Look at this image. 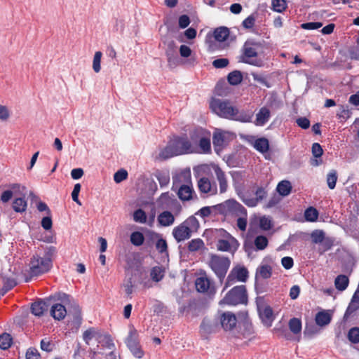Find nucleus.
<instances>
[{
    "instance_id": "37",
    "label": "nucleus",
    "mask_w": 359,
    "mask_h": 359,
    "mask_svg": "<svg viewBox=\"0 0 359 359\" xmlns=\"http://www.w3.org/2000/svg\"><path fill=\"white\" fill-rule=\"evenodd\" d=\"M288 325L290 331L294 334H299L302 331V322L299 318H291L289 320Z\"/></svg>"
},
{
    "instance_id": "31",
    "label": "nucleus",
    "mask_w": 359,
    "mask_h": 359,
    "mask_svg": "<svg viewBox=\"0 0 359 359\" xmlns=\"http://www.w3.org/2000/svg\"><path fill=\"white\" fill-rule=\"evenodd\" d=\"M230 34L229 29L226 27H219L215 29L214 37L215 40L219 42L227 39Z\"/></svg>"
},
{
    "instance_id": "3",
    "label": "nucleus",
    "mask_w": 359,
    "mask_h": 359,
    "mask_svg": "<svg viewBox=\"0 0 359 359\" xmlns=\"http://www.w3.org/2000/svg\"><path fill=\"white\" fill-rule=\"evenodd\" d=\"M200 224L194 216H190L172 230V236L177 243L191 238L193 232H196Z\"/></svg>"
},
{
    "instance_id": "36",
    "label": "nucleus",
    "mask_w": 359,
    "mask_h": 359,
    "mask_svg": "<svg viewBox=\"0 0 359 359\" xmlns=\"http://www.w3.org/2000/svg\"><path fill=\"white\" fill-rule=\"evenodd\" d=\"M201 153L210 154L211 152L210 136H206L198 141Z\"/></svg>"
},
{
    "instance_id": "62",
    "label": "nucleus",
    "mask_w": 359,
    "mask_h": 359,
    "mask_svg": "<svg viewBox=\"0 0 359 359\" xmlns=\"http://www.w3.org/2000/svg\"><path fill=\"white\" fill-rule=\"evenodd\" d=\"M255 17L250 15L243 21L242 25L246 29H251L255 25Z\"/></svg>"
},
{
    "instance_id": "58",
    "label": "nucleus",
    "mask_w": 359,
    "mask_h": 359,
    "mask_svg": "<svg viewBox=\"0 0 359 359\" xmlns=\"http://www.w3.org/2000/svg\"><path fill=\"white\" fill-rule=\"evenodd\" d=\"M41 348V350L46 351V352H50L53 351L54 344L48 339L45 338L43 339L41 341L40 343Z\"/></svg>"
},
{
    "instance_id": "34",
    "label": "nucleus",
    "mask_w": 359,
    "mask_h": 359,
    "mask_svg": "<svg viewBox=\"0 0 359 359\" xmlns=\"http://www.w3.org/2000/svg\"><path fill=\"white\" fill-rule=\"evenodd\" d=\"M351 115V111L348 109V106L340 105L337 112V118L340 123L346 121Z\"/></svg>"
},
{
    "instance_id": "13",
    "label": "nucleus",
    "mask_w": 359,
    "mask_h": 359,
    "mask_svg": "<svg viewBox=\"0 0 359 359\" xmlns=\"http://www.w3.org/2000/svg\"><path fill=\"white\" fill-rule=\"evenodd\" d=\"M175 191H177L179 198L182 201H191L194 197L197 198L192 184H182L180 187L176 188Z\"/></svg>"
},
{
    "instance_id": "40",
    "label": "nucleus",
    "mask_w": 359,
    "mask_h": 359,
    "mask_svg": "<svg viewBox=\"0 0 359 359\" xmlns=\"http://www.w3.org/2000/svg\"><path fill=\"white\" fill-rule=\"evenodd\" d=\"M334 239L330 237H325L324 238V241H322L319 244H320V247L318 249V252L320 255L330 250L334 245Z\"/></svg>"
},
{
    "instance_id": "60",
    "label": "nucleus",
    "mask_w": 359,
    "mask_h": 359,
    "mask_svg": "<svg viewBox=\"0 0 359 359\" xmlns=\"http://www.w3.org/2000/svg\"><path fill=\"white\" fill-rule=\"evenodd\" d=\"M81 184L79 183H77L74 185V189L72 192V200L76 203L79 205H81V202L79 199V194L81 191Z\"/></svg>"
},
{
    "instance_id": "49",
    "label": "nucleus",
    "mask_w": 359,
    "mask_h": 359,
    "mask_svg": "<svg viewBox=\"0 0 359 359\" xmlns=\"http://www.w3.org/2000/svg\"><path fill=\"white\" fill-rule=\"evenodd\" d=\"M97 334L98 332L96 331L95 328L90 327L83 333V339L87 345H89L90 341Z\"/></svg>"
},
{
    "instance_id": "53",
    "label": "nucleus",
    "mask_w": 359,
    "mask_h": 359,
    "mask_svg": "<svg viewBox=\"0 0 359 359\" xmlns=\"http://www.w3.org/2000/svg\"><path fill=\"white\" fill-rule=\"evenodd\" d=\"M213 332L212 325L203 320L200 326V332L202 337L208 338V336Z\"/></svg>"
},
{
    "instance_id": "42",
    "label": "nucleus",
    "mask_w": 359,
    "mask_h": 359,
    "mask_svg": "<svg viewBox=\"0 0 359 359\" xmlns=\"http://www.w3.org/2000/svg\"><path fill=\"white\" fill-rule=\"evenodd\" d=\"M13 339L10 334L3 333L0 335V348L6 350L11 347Z\"/></svg>"
},
{
    "instance_id": "39",
    "label": "nucleus",
    "mask_w": 359,
    "mask_h": 359,
    "mask_svg": "<svg viewBox=\"0 0 359 359\" xmlns=\"http://www.w3.org/2000/svg\"><path fill=\"white\" fill-rule=\"evenodd\" d=\"M130 240L133 245L138 247L144 243V236L140 231H134L130 234Z\"/></svg>"
},
{
    "instance_id": "55",
    "label": "nucleus",
    "mask_w": 359,
    "mask_h": 359,
    "mask_svg": "<svg viewBox=\"0 0 359 359\" xmlns=\"http://www.w3.org/2000/svg\"><path fill=\"white\" fill-rule=\"evenodd\" d=\"M128 177V172L124 169H121L116 172L114 175V180L116 183H120L126 180Z\"/></svg>"
},
{
    "instance_id": "26",
    "label": "nucleus",
    "mask_w": 359,
    "mask_h": 359,
    "mask_svg": "<svg viewBox=\"0 0 359 359\" xmlns=\"http://www.w3.org/2000/svg\"><path fill=\"white\" fill-rule=\"evenodd\" d=\"M158 222L162 226H168L174 223L175 217L170 212L165 210L158 216Z\"/></svg>"
},
{
    "instance_id": "11",
    "label": "nucleus",
    "mask_w": 359,
    "mask_h": 359,
    "mask_svg": "<svg viewBox=\"0 0 359 359\" xmlns=\"http://www.w3.org/2000/svg\"><path fill=\"white\" fill-rule=\"evenodd\" d=\"M190 184H192L191 171L189 170H182L172 177V190L175 191V189L180 187L182 184L187 185Z\"/></svg>"
},
{
    "instance_id": "47",
    "label": "nucleus",
    "mask_w": 359,
    "mask_h": 359,
    "mask_svg": "<svg viewBox=\"0 0 359 359\" xmlns=\"http://www.w3.org/2000/svg\"><path fill=\"white\" fill-rule=\"evenodd\" d=\"M147 218L146 212L141 208L136 210L133 212V220L135 222L144 224L147 222Z\"/></svg>"
},
{
    "instance_id": "15",
    "label": "nucleus",
    "mask_w": 359,
    "mask_h": 359,
    "mask_svg": "<svg viewBox=\"0 0 359 359\" xmlns=\"http://www.w3.org/2000/svg\"><path fill=\"white\" fill-rule=\"evenodd\" d=\"M224 205L226 211V215H231L236 213H245L246 210L245 208L236 200L229 199L224 201Z\"/></svg>"
},
{
    "instance_id": "21",
    "label": "nucleus",
    "mask_w": 359,
    "mask_h": 359,
    "mask_svg": "<svg viewBox=\"0 0 359 359\" xmlns=\"http://www.w3.org/2000/svg\"><path fill=\"white\" fill-rule=\"evenodd\" d=\"M272 275V267L268 264L260 265L255 273L256 280L259 279H269Z\"/></svg>"
},
{
    "instance_id": "16",
    "label": "nucleus",
    "mask_w": 359,
    "mask_h": 359,
    "mask_svg": "<svg viewBox=\"0 0 359 359\" xmlns=\"http://www.w3.org/2000/svg\"><path fill=\"white\" fill-rule=\"evenodd\" d=\"M221 325L225 330H233L237 323L236 316L231 312H224L220 318Z\"/></svg>"
},
{
    "instance_id": "51",
    "label": "nucleus",
    "mask_w": 359,
    "mask_h": 359,
    "mask_svg": "<svg viewBox=\"0 0 359 359\" xmlns=\"http://www.w3.org/2000/svg\"><path fill=\"white\" fill-rule=\"evenodd\" d=\"M156 179L158 180L159 184L161 187L167 186L170 182V176L168 174L157 172L155 174Z\"/></svg>"
},
{
    "instance_id": "48",
    "label": "nucleus",
    "mask_w": 359,
    "mask_h": 359,
    "mask_svg": "<svg viewBox=\"0 0 359 359\" xmlns=\"http://www.w3.org/2000/svg\"><path fill=\"white\" fill-rule=\"evenodd\" d=\"M337 171L334 170H331L327 175V186L330 189H334L336 183L337 181Z\"/></svg>"
},
{
    "instance_id": "59",
    "label": "nucleus",
    "mask_w": 359,
    "mask_h": 359,
    "mask_svg": "<svg viewBox=\"0 0 359 359\" xmlns=\"http://www.w3.org/2000/svg\"><path fill=\"white\" fill-rule=\"evenodd\" d=\"M323 26V23L320 22H310L301 25V27L304 29L311 30L317 29Z\"/></svg>"
},
{
    "instance_id": "19",
    "label": "nucleus",
    "mask_w": 359,
    "mask_h": 359,
    "mask_svg": "<svg viewBox=\"0 0 359 359\" xmlns=\"http://www.w3.org/2000/svg\"><path fill=\"white\" fill-rule=\"evenodd\" d=\"M50 315L55 320H62L67 315V310L65 306L60 303L55 304L50 306Z\"/></svg>"
},
{
    "instance_id": "10",
    "label": "nucleus",
    "mask_w": 359,
    "mask_h": 359,
    "mask_svg": "<svg viewBox=\"0 0 359 359\" xmlns=\"http://www.w3.org/2000/svg\"><path fill=\"white\" fill-rule=\"evenodd\" d=\"M248 277V271L245 267L233 268L228 275L224 290L234 284L236 281L245 282Z\"/></svg>"
},
{
    "instance_id": "50",
    "label": "nucleus",
    "mask_w": 359,
    "mask_h": 359,
    "mask_svg": "<svg viewBox=\"0 0 359 359\" xmlns=\"http://www.w3.org/2000/svg\"><path fill=\"white\" fill-rule=\"evenodd\" d=\"M102 53L101 51H97L95 53L93 60V69L95 73H98L101 69V58Z\"/></svg>"
},
{
    "instance_id": "5",
    "label": "nucleus",
    "mask_w": 359,
    "mask_h": 359,
    "mask_svg": "<svg viewBox=\"0 0 359 359\" xmlns=\"http://www.w3.org/2000/svg\"><path fill=\"white\" fill-rule=\"evenodd\" d=\"M248 294L245 285L235 286L231 289L220 301V304L238 305L247 304Z\"/></svg>"
},
{
    "instance_id": "24",
    "label": "nucleus",
    "mask_w": 359,
    "mask_h": 359,
    "mask_svg": "<svg viewBox=\"0 0 359 359\" xmlns=\"http://www.w3.org/2000/svg\"><path fill=\"white\" fill-rule=\"evenodd\" d=\"M187 249L190 252L203 251L206 249L204 241L201 238H194L187 243Z\"/></svg>"
},
{
    "instance_id": "45",
    "label": "nucleus",
    "mask_w": 359,
    "mask_h": 359,
    "mask_svg": "<svg viewBox=\"0 0 359 359\" xmlns=\"http://www.w3.org/2000/svg\"><path fill=\"white\" fill-rule=\"evenodd\" d=\"M311 238L312 243L315 244H318L322 241H324V238H325V232L323 230L316 229L311 232Z\"/></svg>"
},
{
    "instance_id": "17",
    "label": "nucleus",
    "mask_w": 359,
    "mask_h": 359,
    "mask_svg": "<svg viewBox=\"0 0 359 359\" xmlns=\"http://www.w3.org/2000/svg\"><path fill=\"white\" fill-rule=\"evenodd\" d=\"M212 168L215 171L217 180L219 182V191L221 194H223L226 191L228 188V182L225 172L218 165H215Z\"/></svg>"
},
{
    "instance_id": "63",
    "label": "nucleus",
    "mask_w": 359,
    "mask_h": 359,
    "mask_svg": "<svg viewBox=\"0 0 359 359\" xmlns=\"http://www.w3.org/2000/svg\"><path fill=\"white\" fill-rule=\"evenodd\" d=\"M27 359H41L40 354L37 349L34 348H29L26 353Z\"/></svg>"
},
{
    "instance_id": "29",
    "label": "nucleus",
    "mask_w": 359,
    "mask_h": 359,
    "mask_svg": "<svg viewBox=\"0 0 359 359\" xmlns=\"http://www.w3.org/2000/svg\"><path fill=\"white\" fill-rule=\"evenodd\" d=\"M196 287L199 292H206L210 289V280L207 277L197 278L195 281Z\"/></svg>"
},
{
    "instance_id": "43",
    "label": "nucleus",
    "mask_w": 359,
    "mask_h": 359,
    "mask_svg": "<svg viewBox=\"0 0 359 359\" xmlns=\"http://www.w3.org/2000/svg\"><path fill=\"white\" fill-rule=\"evenodd\" d=\"M318 212L313 207L308 208L304 212L305 219L308 222H316L318 217Z\"/></svg>"
},
{
    "instance_id": "38",
    "label": "nucleus",
    "mask_w": 359,
    "mask_h": 359,
    "mask_svg": "<svg viewBox=\"0 0 359 359\" xmlns=\"http://www.w3.org/2000/svg\"><path fill=\"white\" fill-rule=\"evenodd\" d=\"M150 276L154 281L159 282L164 277V270L160 266H154L150 271Z\"/></svg>"
},
{
    "instance_id": "14",
    "label": "nucleus",
    "mask_w": 359,
    "mask_h": 359,
    "mask_svg": "<svg viewBox=\"0 0 359 359\" xmlns=\"http://www.w3.org/2000/svg\"><path fill=\"white\" fill-rule=\"evenodd\" d=\"M51 298L41 299L34 302L31 306L32 313L36 316H41L51 306Z\"/></svg>"
},
{
    "instance_id": "35",
    "label": "nucleus",
    "mask_w": 359,
    "mask_h": 359,
    "mask_svg": "<svg viewBox=\"0 0 359 359\" xmlns=\"http://www.w3.org/2000/svg\"><path fill=\"white\" fill-rule=\"evenodd\" d=\"M227 80L231 85L236 86L243 81L242 73L238 70H234L228 74Z\"/></svg>"
},
{
    "instance_id": "57",
    "label": "nucleus",
    "mask_w": 359,
    "mask_h": 359,
    "mask_svg": "<svg viewBox=\"0 0 359 359\" xmlns=\"http://www.w3.org/2000/svg\"><path fill=\"white\" fill-rule=\"evenodd\" d=\"M156 248L158 252L161 254L164 252H167L168 251V244L165 239L161 238H159L156 243Z\"/></svg>"
},
{
    "instance_id": "27",
    "label": "nucleus",
    "mask_w": 359,
    "mask_h": 359,
    "mask_svg": "<svg viewBox=\"0 0 359 359\" xmlns=\"http://www.w3.org/2000/svg\"><path fill=\"white\" fill-rule=\"evenodd\" d=\"M359 309V290H357L353 294L351 302L349 303L345 316H348Z\"/></svg>"
},
{
    "instance_id": "7",
    "label": "nucleus",
    "mask_w": 359,
    "mask_h": 359,
    "mask_svg": "<svg viewBox=\"0 0 359 359\" xmlns=\"http://www.w3.org/2000/svg\"><path fill=\"white\" fill-rule=\"evenodd\" d=\"M29 274L31 276H38L48 272L52 266V261L49 258L34 255L30 261Z\"/></svg>"
},
{
    "instance_id": "30",
    "label": "nucleus",
    "mask_w": 359,
    "mask_h": 359,
    "mask_svg": "<svg viewBox=\"0 0 359 359\" xmlns=\"http://www.w3.org/2000/svg\"><path fill=\"white\" fill-rule=\"evenodd\" d=\"M278 194L282 196H288L292 191V185L290 181L283 180L280 182L276 187Z\"/></svg>"
},
{
    "instance_id": "9",
    "label": "nucleus",
    "mask_w": 359,
    "mask_h": 359,
    "mask_svg": "<svg viewBox=\"0 0 359 359\" xmlns=\"http://www.w3.org/2000/svg\"><path fill=\"white\" fill-rule=\"evenodd\" d=\"M255 197H252L249 193H245L241 196V201L248 207H255L267 196V191L263 187H257L255 192Z\"/></svg>"
},
{
    "instance_id": "46",
    "label": "nucleus",
    "mask_w": 359,
    "mask_h": 359,
    "mask_svg": "<svg viewBox=\"0 0 359 359\" xmlns=\"http://www.w3.org/2000/svg\"><path fill=\"white\" fill-rule=\"evenodd\" d=\"M255 245L258 250H264L269 243L268 239L264 236H257L255 239Z\"/></svg>"
},
{
    "instance_id": "54",
    "label": "nucleus",
    "mask_w": 359,
    "mask_h": 359,
    "mask_svg": "<svg viewBox=\"0 0 359 359\" xmlns=\"http://www.w3.org/2000/svg\"><path fill=\"white\" fill-rule=\"evenodd\" d=\"M217 248L219 251L229 252L231 250V243L227 240L219 239L217 243Z\"/></svg>"
},
{
    "instance_id": "22",
    "label": "nucleus",
    "mask_w": 359,
    "mask_h": 359,
    "mask_svg": "<svg viewBox=\"0 0 359 359\" xmlns=\"http://www.w3.org/2000/svg\"><path fill=\"white\" fill-rule=\"evenodd\" d=\"M233 113L234 115L232 116L233 118H231V120L242 123L251 122L253 116V113L252 111L245 110L239 111L238 108L237 111H234Z\"/></svg>"
},
{
    "instance_id": "64",
    "label": "nucleus",
    "mask_w": 359,
    "mask_h": 359,
    "mask_svg": "<svg viewBox=\"0 0 359 359\" xmlns=\"http://www.w3.org/2000/svg\"><path fill=\"white\" fill-rule=\"evenodd\" d=\"M312 154L314 157L320 158L323 154L322 147L319 143H313L312 145Z\"/></svg>"
},
{
    "instance_id": "20",
    "label": "nucleus",
    "mask_w": 359,
    "mask_h": 359,
    "mask_svg": "<svg viewBox=\"0 0 359 359\" xmlns=\"http://www.w3.org/2000/svg\"><path fill=\"white\" fill-rule=\"evenodd\" d=\"M271 113L269 109L265 107H263L259 109V112L256 114L255 124L257 126H263L268 122Z\"/></svg>"
},
{
    "instance_id": "56",
    "label": "nucleus",
    "mask_w": 359,
    "mask_h": 359,
    "mask_svg": "<svg viewBox=\"0 0 359 359\" xmlns=\"http://www.w3.org/2000/svg\"><path fill=\"white\" fill-rule=\"evenodd\" d=\"M224 142V136L222 133H215L212 137V143L215 147H222Z\"/></svg>"
},
{
    "instance_id": "52",
    "label": "nucleus",
    "mask_w": 359,
    "mask_h": 359,
    "mask_svg": "<svg viewBox=\"0 0 359 359\" xmlns=\"http://www.w3.org/2000/svg\"><path fill=\"white\" fill-rule=\"evenodd\" d=\"M348 340L353 343L357 344L359 342V327H355L349 330L348 333Z\"/></svg>"
},
{
    "instance_id": "4",
    "label": "nucleus",
    "mask_w": 359,
    "mask_h": 359,
    "mask_svg": "<svg viewBox=\"0 0 359 359\" xmlns=\"http://www.w3.org/2000/svg\"><path fill=\"white\" fill-rule=\"evenodd\" d=\"M209 107L218 116L229 120L233 118V112L237 111V107H233L229 100L215 97H212L210 100Z\"/></svg>"
},
{
    "instance_id": "32",
    "label": "nucleus",
    "mask_w": 359,
    "mask_h": 359,
    "mask_svg": "<svg viewBox=\"0 0 359 359\" xmlns=\"http://www.w3.org/2000/svg\"><path fill=\"white\" fill-rule=\"evenodd\" d=\"M25 195L22 197L16 198L13 202V208L16 212H24L27 210V203L25 199Z\"/></svg>"
},
{
    "instance_id": "6",
    "label": "nucleus",
    "mask_w": 359,
    "mask_h": 359,
    "mask_svg": "<svg viewBox=\"0 0 359 359\" xmlns=\"http://www.w3.org/2000/svg\"><path fill=\"white\" fill-rule=\"evenodd\" d=\"M230 259L228 257L211 255L208 266L214 271L220 282H222L230 266Z\"/></svg>"
},
{
    "instance_id": "2",
    "label": "nucleus",
    "mask_w": 359,
    "mask_h": 359,
    "mask_svg": "<svg viewBox=\"0 0 359 359\" xmlns=\"http://www.w3.org/2000/svg\"><path fill=\"white\" fill-rule=\"evenodd\" d=\"M192 152L191 143L187 138L176 137L170 140L167 145L160 151L158 158L164 161L173 156Z\"/></svg>"
},
{
    "instance_id": "25",
    "label": "nucleus",
    "mask_w": 359,
    "mask_h": 359,
    "mask_svg": "<svg viewBox=\"0 0 359 359\" xmlns=\"http://www.w3.org/2000/svg\"><path fill=\"white\" fill-rule=\"evenodd\" d=\"M211 136L210 132L201 127L195 128L190 133V138L192 142H197L206 136Z\"/></svg>"
},
{
    "instance_id": "44",
    "label": "nucleus",
    "mask_w": 359,
    "mask_h": 359,
    "mask_svg": "<svg viewBox=\"0 0 359 359\" xmlns=\"http://www.w3.org/2000/svg\"><path fill=\"white\" fill-rule=\"evenodd\" d=\"M271 6L273 10L277 13H283L287 7L285 0H272Z\"/></svg>"
},
{
    "instance_id": "12",
    "label": "nucleus",
    "mask_w": 359,
    "mask_h": 359,
    "mask_svg": "<svg viewBox=\"0 0 359 359\" xmlns=\"http://www.w3.org/2000/svg\"><path fill=\"white\" fill-rule=\"evenodd\" d=\"M197 186L201 194L215 195L217 192L215 183H212L208 177H201L197 182Z\"/></svg>"
},
{
    "instance_id": "23",
    "label": "nucleus",
    "mask_w": 359,
    "mask_h": 359,
    "mask_svg": "<svg viewBox=\"0 0 359 359\" xmlns=\"http://www.w3.org/2000/svg\"><path fill=\"white\" fill-rule=\"evenodd\" d=\"M332 314L329 311H321L316 313L315 320L320 327L326 326L331 322Z\"/></svg>"
},
{
    "instance_id": "28",
    "label": "nucleus",
    "mask_w": 359,
    "mask_h": 359,
    "mask_svg": "<svg viewBox=\"0 0 359 359\" xmlns=\"http://www.w3.org/2000/svg\"><path fill=\"white\" fill-rule=\"evenodd\" d=\"M253 147L259 152L265 154L269 150V142L266 137H259L255 141Z\"/></svg>"
},
{
    "instance_id": "8",
    "label": "nucleus",
    "mask_w": 359,
    "mask_h": 359,
    "mask_svg": "<svg viewBox=\"0 0 359 359\" xmlns=\"http://www.w3.org/2000/svg\"><path fill=\"white\" fill-rule=\"evenodd\" d=\"M126 344L133 355L137 358H141L144 355V351L141 348L138 340V332L134 328H131L126 339Z\"/></svg>"
},
{
    "instance_id": "41",
    "label": "nucleus",
    "mask_w": 359,
    "mask_h": 359,
    "mask_svg": "<svg viewBox=\"0 0 359 359\" xmlns=\"http://www.w3.org/2000/svg\"><path fill=\"white\" fill-rule=\"evenodd\" d=\"M175 200L171 197L170 193L168 191L161 194L158 202L163 208H167Z\"/></svg>"
},
{
    "instance_id": "33",
    "label": "nucleus",
    "mask_w": 359,
    "mask_h": 359,
    "mask_svg": "<svg viewBox=\"0 0 359 359\" xmlns=\"http://www.w3.org/2000/svg\"><path fill=\"white\" fill-rule=\"evenodd\" d=\"M349 283L348 278L346 275H339L336 277L334 280V285L335 287L339 291H344L345 290Z\"/></svg>"
},
{
    "instance_id": "1",
    "label": "nucleus",
    "mask_w": 359,
    "mask_h": 359,
    "mask_svg": "<svg viewBox=\"0 0 359 359\" xmlns=\"http://www.w3.org/2000/svg\"><path fill=\"white\" fill-rule=\"evenodd\" d=\"M264 41L248 39L241 48L240 61L252 66L262 67L264 66V62L258 57L264 53Z\"/></svg>"
},
{
    "instance_id": "18",
    "label": "nucleus",
    "mask_w": 359,
    "mask_h": 359,
    "mask_svg": "<svg viewBox=\"0 0 359 359\" xmlns=\"http://www.w3.org/2000/svg\"><path fill=\"white\" fill-rule=\"evenodd\" d=\"M259 316L262 323L267 327H271L274 320L273 312L271 306H266L259 310Z\"/></svg>"
},
{
    "instance_id": "61",
    "label": "nucleus",
    "mask_w": 359,
    "mask_h": 359,
    "mask_svg": "<svg viewBox=\"0 0 359 359\" xmlns=\"http://www.w3.org/2000/svg\"><path fill=\"white\" fill-rule=\"evenodd\" d=\"M11 191H13L15 194H20L24 196L23 192L26 190V187L25 186H22L20 184L14 183L9 185Z\"/></svg>"
}]
</instances>
